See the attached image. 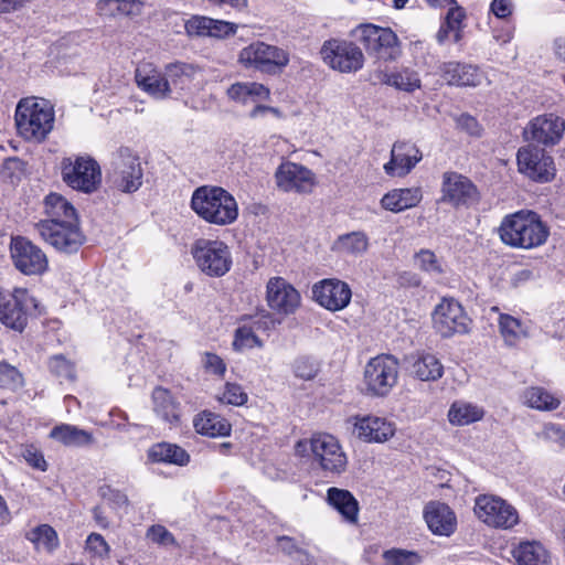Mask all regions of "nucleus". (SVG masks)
Here are the masks:
<instances>
[{"instance_id":"1","label":"nucleus","mask_w":565,"mask_h":565,"mask_svg":"<svg viewBox=\"0 0 565 565\" xmlns=\"http://www.w3.org/2000/svg\"><path fill=\"white\" fill-rule=\"evenodd\" d=\"M190 206L204 222L217 226L233 224L238 217L235 198L221 186L196 188L192 193Z\"/></svg>"},{"instance_id":"2","label":"nucleus","mask_w":565,"mask_h":565,"mask_svg":"<svg viewBox=\"0 0 565 565\" xmlns=\"http://www.w3.org/2000/svg\"><path fill=\"white\" fill-rule=\"evenodd\" d=\"M499 234L511 247L531 249L545 244L550 230L536 212L521 210L502 220Z\"/></svg>"},{"instance_id":"3","label":"nucleus","mask_w":565,"mask_h":565,"mask_svg":"<svg viewBox=\"0 0 565 565\" xmlns=\"http://www.w3.org/2000/svg\"><path fill=\"white\" fill-rule=\"evenodd\" d=\"M14 119L18 132L24 140L42 142L54 127V107L47 99L25 97L19 100Z\"/></svg>"},{"instance_id":"4","label":"nucleus","mask_w":565,"mask_h":565,"mask_svg":"<svg viewBox=\"0 0 565 565\" xmlns=\"http://www.w3.org/2000/svg\"><path fill=\"white\" fill-rule=\"evenodd\" d=\"M295 454L299 457L312 458L322 470L337 475L343 472L348 465L347 455L339 440L326 433L299 440L295 445Z\"/></svg>"},{"instance_id":"5","label":"nucleus","mask_w":565,"mask_h":565,"mask_svg":"<svg viewBox=\"0 0 565 565\" xmlns=\"http://www.w3.org/2000/svg\"><path fill=\"white\" fill-rule=\"evenodd\" d=\"M110 185L124 193H134L140 189L143 169L139 156L128 147H120L113 153L108 171Z\"/></svg>"},{"instance_id":"6","label":"nucleus","mask_w":565,"mask_h":565,"mask_svg":"<svg viewBox=\"0 0 565 565\" xmlns=\"http://www.w3.org/2000/svg\"><path fill=\"white\" fill-rule=\"evenodd\" d=\"M191 254L198 268L209 277H222L232 267L230 247L218 239H196L191 247Z\"/></svg>"},{"instance_id":"7","label":"nucleus","mask_w":565,"mask_h":565,"mask_svg":"<svg viewBox=\"0 0 565 565\" xmlns=\"http://www.w3.org/2000/svg\"><path fill=\"white\" fill-rule=\"evenodd\" d=\"M38 307L36 299L24 288L0 290V321L12 330L22 332Z\"/></svg>"},{"instance_id":"8","label":"nucleus","mask_w":565,"mask_h":565,"mask_svg":"<svg viewBox=\"0 0 565 565\" xmlns=\"http://www.w3.org/2000/svg\"><path fill=\"white\" fill-rule=\"evenodd\" d=\"M351 34L363 45L370 56L392 61L399 54V41L390 28L363 23L352 30Z\"/></svg>"},{"instance_id":"9","label":"nucleus","mask_w":565,"mask_h":565,"mask_svg":"<svg viewBox=\"0 0 565 565\" xmlns=\"http://www.w3.org/2000/svg\"><path fill=\"white\" fill-rule=\"evenodd\" d=\"M238 63L245 68L274 75L288 65L289 54L278 46L256 41L239 51Z\"/></svg>"},{"instance_id":"10","label":"nucleus","mask_w":565,"mask_h":565,"mask_svg":"<svg viewBox=\"0 0 565 565\" xmlns=\"http://www.w3.org/2000/svg\"><path fill=\"white\" fill-rule=\"evenodd\" d=\"M473 512L480 522L497 530H511L520 521L516 509L494 494L477 495Z\"/></svg>"},{"instance_id":"11","label":"nucleus","mask_w":565,"mask_h":565,"mask_svg":"<svg viewBox=\"0 0 565 565\" xmlns=\"http://www.w3.org/2000/svg\"><path fill=\"white\" fill-rule=\"evenodd\" d=\"M61 174L70 188L84 193L95 191L102 182L100 167L89 156L64 158L61 162Z\"/></svg>"},{"instance_id":"12","label":"nucleus","mask_w":565,"mask_h":565,"mask_svg":"<svg viewBox=\"0 0 565 565\" xmlns=\"http://www.w3.org/2000/svg\"><path fill=\"white\" fill-rule=\"evenodd\" d=\"M39 221L34 228L39 236L56 250L65 254L76 253L85 242L78 221Z\"/></svg>"},{"instance_id":"13","label":"nucleus","mask_w":565,"mask_h":565,"mask_svg":"<svg viewBox=\"0 0 565 565\" xmlns=\"http://www.w3.org/2000/svg\"><path fill=\"white\" fill-rule=\"evenodd\" d=\"M320 54L329 67L341 73H355L364 64L362 50L355 43L343 39L326 41Z\"/></svg>"},{"instance_id":"14","label":"nucleus","mask_w":565,"mask_h":565,"mask_svg":"<svg viewBox=\"0 0 565 565\" xmlns=\"http://www.w3.org/2000/svg\"><path fill=\"white\" fill-rule=\"evenodd\" d=\"M398 362L390 354L372 358L364 370L366 390L375 396H386L396 385Z\"/></svg>"},{"instance_id":"15","label":"nucleus","mask_w":565,"mask_h":565,"mask_svg":"<svg viewBox=\"0 0 565 565\" xmlns=\"http://www.w3.org/2000/svg\"><path fill=\"white\" fill-rule=\"evenodd\" d=\"M471 322L461 303L454 298H443L433 312L434 328L444 338L469 333Z\"/></svg>"},{"instance_id":"16","label":"nucleus","mask_w":565,"mask_h":565,"mask_svg":"<svg viewBox=\"0 0 565 565\" xmlns=\"http://www.w3.org/2000/svg\"><path fill=\"white\" fill-rule=\"evenodd\" d=\"M516 161L519 172L536 182H548L556 172L553 158L533 145L520 148Z\"/></svg>"},{"instance_id":"17","label":"nucleus","mask_w":565,"mask_h":565,"mask_svg":"<svg viewBox=\"0 0 565 565\" xmlns=\"http://www.w3.org/2000/svg\"><path fill=\"white\" fill-rule=\"evenodd\" d=\"M10 253L14 267L24 275H41L49 267L45 253L23 236L11 238Z\"/></svg>"},{"instance_id":"18","label":"nucleus","mask_w":565,"mask_h":565,"mask_svg":"<svg viewBox=\"0 0 565 565\" xmlns=\"http://www.w3.org/2000/svg\"><path fill=\"white\" fill-rule=\"evenodd\" d=\"M266 301L276 315L287 317L300 308L301 296L285 278L271 277L266 285Z\"/></svg>"},{"instance_id":"19","label":"nucleus","mask_w":565,"mask_h":565,"mask_svg":"<svg viewBox=\"0 0 565 565\" xmlns=\"http://www.w3.org/2000/svg\"><path fill=\"white\" fill-rule=\"evenodd\" d=\"M352 291L350 286L337 278H327L312 286V299L330 311H340L348 307Z\"/></svg>"},{"instance_id":"20","label":"nucleus","mask_w":565,"mask_h":565,"mask_svg":"<svg viewBox=\"0 0 565 565\" xmlns=\"http://www.w3.org/2000/svg\"><path fill=\"white\" fill-rule=\"evenodd\" d=\"M275 181L284 192L309 193L315 185V173L302 164L284 161L275 172Z\"/></svg>"},{"instance_id":"21","label":"nucleus","mask_w":565,"mask_h":565,"mask_svg":"<svg viewBox=\"0 0 565 565\" xmlns=\"http://www.w3.org/2000/svg\"><path fill=\"white\" fill-rule=\"evenodd\" d=\"M565 130V121L553 114L537 116L524 128V136L527 140L545 146L557 143Z\"/></svg>"},{"instance_id":"22","label":"nucleus","mask_w":565,"mask_h":565,"mask_svg":"<svg viewBox=\"0 0 565 565\" xmlns=\"http://www.w3.org/2000/svg\"><path fill=\"white\" fill-rule=\"evenodd\" d=\"M443 201L455 206L469 205L477 201L478 191L472 182L456 172H446L443 177Z\"/></svg>"},{"instance_id":"23","label":"nucleus","mask_w":565,"mask_h":565,"mask_svg":"<svg viewBox=\"0 0 565 565\" xmlns=\"http://www.w3.org/2000/svg\"><path fill=\"white\" fill-rule=\"evenodd\" d=\"M423 159V153L415 143L397 141L391 150V160L384 164L390 177H404Z\"/></svg>"},{"instance_id":"24","label":"nucleus","mask_w":565,"mask_h":565,"mask_svg":"<svg viewBox=\"0 0 565 565\" xmlns=\"http://www.w3.org/2000/svg\"><path fill=\"white\" fill-rule=\"evenodd\" d=\"M135 77L138 87L156 99H166L172 93L166 70L162 73L151 63L140 64Z\"/></svg>"},{"instance_id":"25","label":"nucleus","mask_w":565,"mask_h":565,"mask_svg":"<svg viewBox=\"0 0 565 565\" xmlns=\"http://www.w3.org/2000/svg\"><path fill=\"white\" fill-rule=\"evenodd\" d=\"M424 519L433 534L449 537L457 530V516L451 508L439 501L425 505Z\"/></svg>"},{"instance_id":"26","label":"nucleus","mask_w":565,"mask_h":565,"mask_svg":"<svg viewBox=\"0 0 565 565\" xmlns=\"http://www.w3.org/2000/svg\"><path fill=\"white\" fill-rule=\"evenodd\" d=\"M354 420L353 433L366 443H385L396 431L395 424L383 417L363 416Z\"/></svg>"},{"instance_id":"27","label":"nucleus","mask_w":565,"mask_h":565,"mask_svg":"<svg viewBox=\"0 0 565 565\" xmlns=\"http://www.w3.org/2000/svg\"><path fill=\"white\" fill-rule=\"evenodd\" d=\"M170 88L191 90L203 77L202 68L194 63L173 62L166 65Z\"/></svg>"},{"instance_id":"28","label":"nucleus","mask_w":565,"mask_h":565,"mask_svg":"<svg viewBox=\"0 0 565 565\" xmlns=\"http://www.w3.org/2000/svg\"><path fill=\"white\" fill-rule=\"evenodd\" d=\"M440 72L449 85L478 86L483 79V74L477 66L459 62L444 63Z\"/></svg>"},{"instance_id":"29","label":"nucleus","mask_w":565,"mask_h":565,"mask_svg":"<svg viewBox=\"0 0 565 565\" xmlns=\"http://www.w3.org/2000/svg\"><path fill=\"white\" fill-rule=\"evenodd\" d=\"M226 96L234 103L247 105L268 100L270 89L257 82H236L227 88Z\"/></svg>"},{"instance_id":"30","label":"nucleus","mask_w":565,"mask_h":565,"mask_svg":"<svg viewBox=\"0 0 565 565\" xmlns=\"http://www.w3.org/2000/svg\"><path fill=\"white\" fill-rule=\"evenodd\" d=\"M42 205L43 213L46 216L43 221H53L52 223L78 221L73 204L60 193H49L44 198Z\"/></svg>"},{"instance_id":"31","label":"nucleus","mask_w":565,"mask_h":565,"mask_svg":"<svg viewBox=\"0 0 565 565\" xmlns=\"http://www.w3.org/2000/svg\"><path fill=\"white\" fill-rule=\"evenodd\" d=\"M422 199L419 188L394 189L382 198L381 205L387 211L398 213L416 206Z\"/></svg>"},{"instance_id":"32","label":"nucleus","mask_w":565,"mask_h":565,"mask_svg":"<svg viewBox=\"0 0 565 565\" xmlns=\"http://www.w3.org/2000/svg\"><path fill=\"white\" fill-rule=\"evenodd\" d=\"M49 437L66 447H84L94 443V437L90 431L71 424L54 426Z\"/></svg>"},{"instance_id":"33","label":"nucleus","mask_w":565,"mask_h":565,"mask_svg":"<svg viewBox=\"0 0 565 565\" xmlns=\"http://www.w3.org/2000/svg\"><path fill=\"white\" fill-rule=\"evenodd\" d=\"M369 237L364 232L356 231L338 236L331 249L340 255L359 257L369 248Z\"/></svg>"},{"instance_id":"34","label":"nucleus","mask_w":565,"mask_h":565,"mask_svg":"<svg viewBox=\"0 0 565 565\" xmlns=\"http://www.w3.org/2000/svg\"><path fill=\"white\" fill-rule=\"evenodd\" d=\"M154 413L164 422L175 425L180 420V405L172 394L163 388L156 387L152 392Z\"/></svg>"},{"instance_id":"35","label":"nucleus","mask_w":565,"mask_h":565,"mask_svg":"<svg viewBox=\"0 0 565 565\" xmlns=\"http://www.w3.org/2000/svg\"><path fill=\"white\" fill-rule=\"evenodd\" d=\"M195 430L210 437H224L231 434V424L221 415L204 411L193 420Z\"/></svg>"},{"instance_id":"36","label":"nucleus","mask_w":565,"mask_h":565,"mask_svg":"<svg viewBox=\"0 0 565 565\" xmlns=\"http://www.w3.org/2000/svg\"><path fill=\"white\" fill-rule=\"evenodd\" d=\"M522 402L527 407L540 412H552L561 405L558 396L541 386L526 387L522 394Z\"/></svg>"},{"instance_id":"37","label":"nucleus","mask_w":565,"mask_h":565,"mask_svg":"<svg viewBox=\"0 0 565 565\" xmlns=\"http://www.w3.org/2000/svg\"><path fill=\"white\" fill-rule=\"evenodd\" d=\"M328 502L343 516L349 523H356L359 515V504L355 498L348 490L330 488L328 490Z\"/></svg>"},{"instance_id":"38","label":"nucleus","mask_w":565,"mask_h":565,"mask_svg":"<svg viewBox=\"0 0 565 565\" xmlns=\"http://www.w3.org/2000/svg\"><path fill=\"white\" fill-rule=\"evenodd\" d=\"M148 457L153 462H166L177 466H186L190 462V455L182 447L170 444L160 443L153 445L149 451Z\"/></svg>"},{"instance_id":"39","label":"nucleus","mask_w":565,"mask_h":565,"mask_svg":"<svg viewBox=\"0 0 565 565\" xmlns=\"http://www.w3.org/2000/svg\"><path fill=\"white\" fill-rule=\"evenodd\" d=\"M483 416V407L466 401L454 402L448 411V420L455 426H467L477 423Z\"/></svg>"},{"instance_id":"40","label":"nucleus","mask_w":565,"mask_h":565,"mask_svg":"<svg viewBox=\"0 0 565 565\" xmlns=\"http://www.w3.org/2000/svg\"><path fill=\"white\" fill-rule=\"evenodd\" d=\"M411 373L420 381H436L443 376L444 366L434 354L420 353L414 359Z\"/></svg>"},{"instance_id":"41","label":"nucleus","mask_w":565,"mask_h":565,"mask_svg":"<svg viewBox=\"0 0 565 565\" xmlns=\"http://www.w3.org/2000/svg\"><path fill=\"white\" fill-rule=\"evenodd\" d=\"M498 323L500 334L508 345H516L529 335L527 326L511 315L500 313Z\"/></svg>"},{"instance_id":"42","label":"nucleus","mask_w":565,"mask_h":565,"mask_svg":"<svg viewBox=\"0 0 565 565\" xmlns=\"http://www.w3.org/2000/svg\"><path fill=\"white\" fill-rule=\"evenodd\" d=\"M516 565H541L546 562V550L537 542H521L512 550Z\"/></svg>"},{"instance_id":"43","label":"nucleus","mask_w":565,"mask_h":565,"mask_svg":"<svg viewBox=\"0 0 565 565\" xmlns=\"http://www.w3.org/2000/svg\"><path fill=\"white\" fill-rule=\"evenodd\" d=\"M415 266L430 278L439 281L446 274L447 266L433 250L420 249L414 257Z\"/></svg>"},{"instance_id":"44","label":"nucleus","mask_w":565,"mask_h":565,"mask_svg":"<svg viewBox=\"0 0 565 565\" xmlns=\"http://www.w3.org/2000/svg\"><path fill=\"white\" fill-rule=\"evenodd\" d=\"M26 539L34 544L36 550L44 548L47 552H52L58 546L57 533L47 524L32 529L26 533Z\"/></svg>"},{"instance_id":"45","label":"nucleus","mask_w":565,"mask_h":565,"mask_svg":"<svg viewBox=\"0 0 565 565\" xmlns=\"http://www.w3.org/2000/svg\"><path fill=\"white\" fill-rule=\"evenodd\" d=\"M385 565H419L423 556L414 551L391 548L383 553Z\"/></svg>"},{"instance_id":"46","label":"nucleus","mask_w":565,"mask_h":565,"mask_svg":"<svg viewBox=\"0 0 565 565\" xmlns=\"http://www.w3.org/2000/svg\"><path fill=\"white\" fill-rule=\"evenodd\" d=\"M233 345L236 350L262 348L263 341L258 335L244 322L236 329Z\"/></svg>"},{"instance_id":"47","label":"nucleus","mask_w":565,"mask_h":565,"mask_svg":"<svg viewBox=\"0 0 565 565\" xmlns=\"http://www.w3.org/2000/svg\"><path fill=\"white\" fill-rule=\"evenodd\" d=\"M388 83L398 89L414 92L420 87V79L415 71L405 68L390 76Z\"/></svg>"},{"instance_id":"48","label":"nucleus","mask_w":565,"mask_h":565,"mask_svg":"<svg viewBox=\"0 0 565 565\" xmlns=\"http://www.w3.org/2000/svg\"><path fill=\"white\" fill-rule=\"evenodd\" d=\"M23 385V377L19 370L8 362H0V386L15 391Z\"/></svg>"},{"instance_id":"49","label":"nucleus","mask_w":565,"mask_h":565,"mask_svg":"<svg viewBox=\"0 0 565 565\" xmlns=\"http://www.w3.org/2000/svg\"><path fill=\"white\" fill-rule=\"evenodd\" d=\"M241 321L250 327L255 333L258 331L267 332L276 327V319L274 316L264 310L254 316H244Z\"/></svg>"},{"instance_id":"50","label":"nucleus","mask_w":565,"mask_h":565,"mask_svg":"<svg viewBox=\"0 0 565 565\" xmlns=\"http://www.w3.org/2000/svg\"><path fill=\"white\" fill-rule=\"evenodd\" d=\"M49 365L51 372L62 380L74 381L76 377L74 363L63 355L52 356Z\"/></svg>"},{"instance_id":"51","label":"nucleus","mask_w":565,"mask_h":565,"mask_svg":"<svg viewBox=\"0 0 565 565\" xmlns=\"http://www.w3.org/2000/svg\"><path fill=\"white\" fill-rule=\"evenodd\" d=\"M146 537L152 543L163 547L179 546L174 535L161 524L151 525L147 530Z\"/></svg>"},{"instance_id":"52","label":"nucleus","mask_w":565,"mask_h":565,"mask_svg":"<svg viewBox=\"0 0 565 565\" xmlns=\"http://www.w3.org/2000/svg\"><path fill=\"white\" fill-rule=\"evenodd\" d=\"M222 404L241 406L247 402V394L241 385L235 383H226L224 392L217 396Z\"/></svg>"},{"instance_id":"53","label":"nucleus","mask_w":565,"mask_h":565,"mask_svg":"<svg viewBox=\"0 0 565 565\" xmlns=\"http://www.w3.org/2000/svg\"><path fill=\"white\" fill-rule=\"evenodd\" d=\"M536 437L545 443H553L559 448L565 447V429L561 425L553 423L545 424L542 429L536 433Z\"/></svg>"},{"instance_id":"54","label":"nucleus","mask_w":565,"mask_h":565,"mask_svg":"<svg viewBox=\"0 0 565 565\" xmlns=\"http://www.w3.org/2000/svg\"><path fill=\"white\" fill-rule=\"evenodd\" d=\"M318 371V362L308 356L298 358L294 363L295 375L302 380L313 379L317 375Z\"/></svg>"},{"instance_id":"55","label":"nucleus","mask_w":565,"mask_h":565,"mask_svg":"<svg viewBox=\"0 0 565 565\" xmlns=\"http://www.w3.org/2000/svg\"><path fill=\"white\" fill-rule=\"evenodd\" d=\"M211 18L203 15H193L184 23L185 32L189 36H209Z\"/></svg>"},{"instance_id":"56","label":"nucleus","mask_w":565,"mask_h":565,"mask_svg":"<svg viewBox=\"0 0 565 565\" xmlns=\"http://www.w3.org/2000/svg\"><path fill=\"white\" fill-rule=\"evenodd\" d=\"M23 459L28 462L29 466L32 468L40 470V471H46L47 470V462L44 459V456L41 450H39L33 445H26L22 448L21 452Z\"/></svg>"},{"instance_id":"57","label":"nucleus","mask_w":565,"mask_h":565,"mask_svg":"<svg viewBox=\"0 0 565 565\" xmlns=\"http://www.w3.org/2000/svg\"><path fill=\"white\" fill-rule=\"evenodd\" d=\"M209 36L216 39H225L231 35H234L237 31L238 25L224 20H216L211 18V23L209 24Z\"/></svg>"},{"instance_id":"58","label":"nucleus","mask_w":565,"mask_h":565,"mask_svg":"<svg viewBox=\"0 0 565 565\" xmlns=\"http://www.w3.org/2000/svg\"><path fill=\"white\" fill-rule=\"evenodd\" d=\"M463 18V10L458 6L451 7L446 15V25L454 34L455 42L460 39V25Z\"/></svg>"},{"instance_id":"59","label":"nucleus","mask_w":565,"mask_h":565,"mask_svg":"<svg viewBox=\"0 0 565 565\" xmlns=\"http://www.w3.org/2000/svg\"><path fill=\"white\" fill-rule=\"evenodd\" d=\"M86 548L97 557H106L109 553V545L98 533H92L86 540Z\"/></svg>"},{"instance_id":"60","label":"nucleus","mask_w":565,"mask_h":565,"mask_svg":"<svg viewBox=\"0 0 565 565\" xmlns=\"http://www.w3.org/2000/svg\"><path fill=\"white\" fill-rule=\"evenodd\" d=\"M204 369L215 375L223 376L226 371L224 361L216 354L206 352L203 356Z\"/></svg>"},{"instance_id":"61","label":"nucleus","mask_w":565,"mask_h":565,"mask_svg":"<svg viewBox=\"0 0 565 565\" xmlns=\"http://www.w3.org/2000/svg\"><path fill=\"white\" fill-rule=\"evenodd\" d=\"M102 497L114 504L116 508H120L122 505H126L128 502V499L125 493H122L119 490L113 489L108 486L103 487L100 489Z\"/></svg>"},{"instance_id":"62","label":"nucleus","mask_w":565,"mask_h":565,"mask_svg":"<svg viewBox=\"0 0 565 565\" xmlns=\"http://www.w3.org/2000/svg\"><path fill=\"white\" fill-rule=\"evenodd\" d=\"M512 0H492L490 4L491 12L499 19H505L513 12Z\"/></svg>"},{"instance_id":"63","label":"nucleus","mask_w":565,"mask_h":565,"mask_svg":"<svg viewBox=\"0 0 565 565\" xmlns=\"http://www.w3.org/2000/svg\"><path fill=\"white\" fill-rule=\"evenodd\" d=\"M97 11L106 17L119 14V0H99L97 2Z\"/></svg>"},{"instance_id":"64","label":"nucleus","mask_w":565,"mask_h":565,"mask_svg":"<svg viewBox=\"0 0 565 565\" xmlns=\"http://www.w3.org/2000/svg\"><path fill=\"white\" fill-rule=\"evenodd\" d=\"M457 124L460 128L465 129L470 135H478L479 134V125L477 120L471 117L470 115H461L457 119Z\"/></svg>"}]
</instances>
